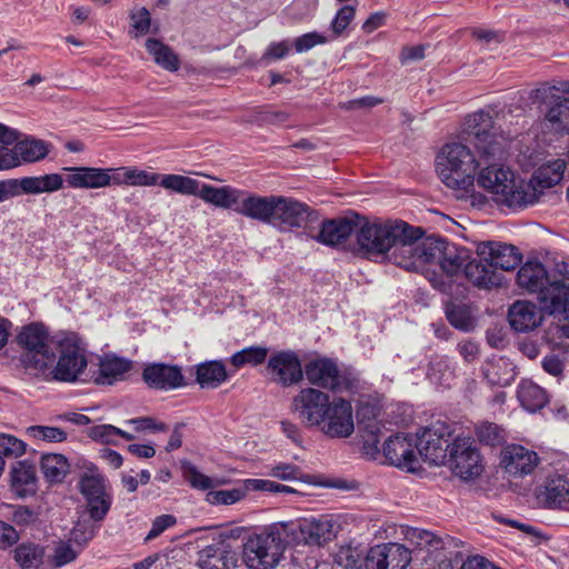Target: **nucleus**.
Here are the masks:
<instances>
[{"label": "nucleus", "mask_w": 569, "mask_h": 569, "mask_svg": "<svg viewBox=\"0 0 569 569\" xmlns=\"http://www.w3.org/2000/svg\"><path fill=\"white\" fill-rule=\"evenodd\" d=\"M463 127L482 157V166L476 176L478 186L487 190L499 206L513 210L531 206L535 197L532 187L508 167L491 162L502 156L507 139L495 128L490 113L483 110L473 112L466 117Z\"/></svg>", "instance_id": "1"}, {"label": "nucleus", "mask_w": 569, "mask_h": 569, "mask_svg": "<svg viewBox=\"0 0 569 569\" xmlns=\"http://www.w3.org/2000/svg\"><path fill=\"white\" fill-rule=\"evenodd\" d=\"M517 283L536 293L547 313L569 318V261L558 260L550 270L540 262L529 261L519 269Z\"/></svg>", "instance_id": "2"}, {"label": "nucleus", "mask_w": 569, "mask_h": 569, "mask_svg": "<svg viewBox=\"0 0 569 569\" xmlns=\"http://www.w3.org/2000/svg\"><path fill=\"white\" fill-rule=\"evenodd\" d=\"M198 197L217 208L232 210L264 223H272L276 196H258L231 186L202 183Z\"/></svg>", "instance_id": "3"}, {"label": "nucleus", "mask_w": 569, "mask_h": 569, "mask_svg": "<svg viewBox=\"0 0 569 569\" xmlns=\"http://www.w3.org/2000/svg\"><path fill=\"white\" fill-rule=\"evenodd\" d=\"M282 521L250 535L242 546V562L248 569H274L290 545Z\"/></svg>", "instance_id": "4"}, {"label": "nucleus", "mask_w": 569, "mask_h": 569, "mask_svg": "<svg viewBox=\"0 0 569 569\" xmlns=\"http://www.w3.org/2000/svg\"><path fill=\"white\" fill-rule=\"evenodd\" d=\"M441 181L451 189L467 190L476 181V172L482 166L469 146L459 141L446 143L436 158Z\"/></svg>", "instance_id": "5"}, {"label": "nucleus", "mask_w": 569, "mask_h": 569, "mask_svg": "<svg viewBox=\"0 0 569 569\" xmlns=\"http://www.w3.org/2000/svg\"><path fill=\"white\" fill-rule=\"evenodd\" d=\"M114 187H154L160 186L164 190L181 196H194L200 193L201 182L189 176L178 173H158L138 167L113 168Z\"/></svg>", "instance_id": "6"}, {"label": "nucleus", "mask_w": 569, "mask_h": 569, "mask_svg": "<svg viewBox=\"0 0 569 569\" xmlns=\"http://www.w3.org/2000/svg\"><path fill=\"white\" fill-rule=\"evenodd\" d=\"M54 343L59 355L56 365L47 370L51 378L69 383L81 380L88 367L87 345L74 332L58 335Z\"/></svg>", "instance_id": "7"}, {"label": "nucleus", "mask_w": 569, "mask_h": 569, "mask_svg": "<svg viewBox=\"0 0 569 569\" xmlns=\"http://www.w3.org/2000/svg\"><path fill=\"white\" fill-rule=\"evenodd\" d=\"M48 328L39 322L21 327L17 343L21 349L19 360L24 369L34 373H46L54 362L56 355L49 345Z\"/></svg>", "instance_id": "8"}, {"label": "nucleus", "mask_w": 569, "mask_h": 569, "mask_svg": "<svg viewBox=\"0 0 569 569\" xmlns=\"http://www.w3.org/2000/svg\"><path fill=\"white\" fill-rule=\"evenodd\" d=\"M407 228L403 221H363L358 223L356 240L358 250L370 259H386L395 244V239L401 237Z\"/></svg>", "instance_id": "9"}, {"label": "nucleus", "mask_w": 569, "mask_h": 569, "mask_svg": "<svg viewBox=\"0 0 569 569\" xmlns=\"http://www.w3.org/2000/svg\"><path fill=\"white\" fill-rule=\"evenodd\" d=\"M78 489L83 497L90 520L103 521L113 501L108 479L97 468H88L79 478Z\"/></svg>", "instance_id": "10"}, {"label": "nucleus", "mask_w": 569, "mask_h": 569, "mask_svg": "<svg viewBox=\"0 0 569 569\" xmlns=\"http://www.w3.org/2000/svg\"><path fill=\"white\" fill-rule=\"evenodd\" d=\"M290 545L322 546L336 537V522L329 515L282 521Z\"/></svg>", "instance_id": "11"}, {"label": "nucleus", "mask_w": 569, "mask_h": 569, "mask_svg": "<svg viewBox=\"0 0 569 569\" xmlns=\"http://www.w3.org/2000/svg\"><path fill=\"white\" fill-rule=\"evenodd\" d=\"M447 463L463 480L475 479L483 471L481 455L470 436H457L451 440Z\"/></svg>", "instance_id": "12"}, {"label": "nucleus", "mask_w": 569, "mask_h": 569, "mask_svg": "<svg viewBox=\"0 0 569 569\" xmlns=\"http://www.w3.org/2000/svg\"><path fill=\"white\" fill-rule=\"evenodd\" d=\"M452 430L450 426L437 421L417 435V453L431 465H447Z\"/></svg>", "instance_id": "13"}, {"label": "nucleus", "mask_w": 569, "mask_h": 569, "mask_svg": "<svg viewBox=\"0 0 569 569\" xmlns=\"http://www.w3.org/2000/svg\"><path fill=\"white\" fill-rule=\"evenodd\" d=\"M331 401L330 396L313 387H306L291 400V410L308 428H319L323 422L326 410Z\"/></svg>", "instance_id": "14"}, {"label": "nucleus", "mask_w": 569, "mask_h": 569, "mask_svg": "<svg viewBox=\"0 0 569 569\" xmlns=\"http://www.w3.org/2000/svg\"><path fill=\"white\" fill-rule=\"evenodd\" d=\"M66 176L48 173L37 177H24L20 180L9 179L0 181V202L24 194L52 193L63 188Z\"/></svg>", "instance_id": "15"}, {"label": "nucleus", "mask_w": 569, "mask_h": 569, "mask_svg": "<svg viewBox=\"0 0 569 569\" xmlns=\"http://www.w3.org/2000/svg\"><path fill=\"white\" fill-rule=\"evenodd\" d=\"M318 430L332 439L350 437L355 431L351 402L342 397L332 398Z\"/></svg>", "instance_id": "16"}, {"label": "nucleus", "mask_w": 569, "mask_h": 569, "mask_svg": "<svg viewBox=\"0 0 569 569\" xmlns=\"http://www.w3.org/2000/svg\"><path fill=\"white\" fill-rule=\"evenodd\" d=\"M303 375L310 385L332 392L350 389V380L340 373L337 363L329 358H316L306 363Z\"/></svg>", "instance_id": "17"}, {"label": "nucleus", "mask_w": 569, "mask_h": 569, "mask_svg": "<svg viewBox=\"0 0 569 569\" xmlns=\"http://www.w3.org/2000/svg\"><path fill=\"white\" fill-rule=\"evenodd\" d=\"M266 375L270 381L281 387H291L303 378V368L298 355L292 350L273 352L267 362Z\"/></svg>", "instance_id": "18"}, {"label": "nucleus", "mask_w": 569, "mask_h": 569, "mask_svg": "<svg viewBox=\"0 0 569 569\" xmlns=\"http://www.w3.org/2000/svg\"><path fill=\"white\" fill-rule=\"evenodd\" d=\"M242 528H234L230 532H220L218 542L206 546L199 551L198 566L200 569H233L237 566L236 552L224 543L223 538H238Z\"/></svg>", "instance_id": "19"}, {"label": "nucleus", "mask_w": 569, "mask_h": 569, "mask_svg": "<svg viewBox=\"0 0 569 569\" xmlns=\"http://www.w3.org/2000/svg\"><path fill=\"white\" fill-rule=\"evenodd\" d=\"M66 183L72 189H104L114 186L113 168L64 167Z\"/></svg>", "instance_id": "20"}, {"label": "nucleus", "mask_w": 569, "mask_h": 569, "mask_svg": "<svg viewBox=\"0 0 569 569\" xmlns=\"http://www.w3.org/2000/svg\"><path fill=\"white\" fill-rule=\"evenodd\" d=\"M315 219V211L306 203L293 198L276 196L272 226L279 228H300Z\"/></svg>", "instance_id": "21"}, {"label": "nucleus", "mask_w": 569, "mask_h": 569, "mask_svg": "<svg viewBox=\"0 0 569 569\" xmlns=\"http://www.w3.org/2000/svg\"><path fill=\"white\" fill-rule=\"evenodd\" d=\"M539 462L538 453L521 445H509L500 453V467L513 478L531 475Z\"/></svg>", "instance_id": "22"}, {"label": "nucleus", "mask_w": 569, "mask_h": 569, "mask_svg": "<svg viewBox=\"0 0 569 569\" xmlns=\"http://www.w3.org/2000/svg\"><path fill=\"white\" fill-rule=\"evenodd\" d=\"M411 561L409 550L399 543H382L371 547L365 565L367 569H407Z\"/></svg>", "instance_id": "23"}, {"label": "nucleus", "mask_w": 569, "mask_h": 569, "mask_svg": "<svg viewBox=\"0 0 569 569\" xmlns=\"http://www.w3.org/2000/svg\"><path fill=\"white\" fill-rule=\"evenodd\" d=\"M535 498L542 508L569 511V479L561 475L548 477L537 486Z\"/></svg>", "instance_id": "24"}, {"label": "nucleus", "mask_w": 569, "mask_h": 569, "mask_svg": "<svg viewBox=\"0 0 569 569\" xmlns=\"http://www.w3.org/2000/svg\"><path fill=\"white\" fill-rule=\"evenodd\" d=\"M421 237L420 228H413L407 223L403 234L395 239V244L386 259L406 270L418 271L417 240Z\"/></svg>", "instance_id": "25"}, {"label": "nucleus", "mask_w": 569, "mask_h": 569, "mask_svg": "<svg viewBox=\"0 0 569 569\" xmlns=\"http://www.w3.org/2000/svg\"><path fill=\"white\" fill-rule=\"evenodd\" d=\"M383 453L388 462L397 468L413 471L418 466L416 439L406 435L390 437L383 446Z\"/></svg>", "instance_id": "26"}, {"label": "nucleus", "mask_w": 569, "mask_h": 569, "mask_svg": "<svg viewBox=\"0 0 569 569\" xmlns=\"http://www.w3.org/2000/svg\"><path fill=\"white\" fill-rule=\"evenodd\" d=\"M477 254L496 271L497 269L511 270L521 261V256L515 246L499 241L480 242L477 246Z\"/></svg>", "instance_id": "27"}, {"label": "nucleus", "mask_w": 569, "mask_h": 569, "mask_svg": "<svg viewBox=\"0 0 569 569\" xmlns=\"http://www.w3.org/2000/svg\"><path fill=\"white\" fill-rule=\"evenodd\" d=\"M566 168L567 163L563 159L549 160L533 172L530 180H526L535 192L532 204L539 201L546 189L555 187L563 179Z\"/></svg>", "instance_id": "28"}, {"label": "nucleus", "mask_w": 569, "mask_h": 569, "mask_svg": "<svg viewBox=\"0 0 569 569\" xmlns=\"http://www.w3.org/2000/svg\"><path fill=\"white\" fill-rule=\"evenodd\" d=\"M143 381L153 389L172 390L183 386V375L176 366L148 365L142 372Z\"/></svg>", "instance_id": "29"}, {"label": "nucleus", "mask_w": 569, "mask_h": 569, "mask_svg": "<svg viewBox=\"0 0 569 569\" xmlns=\"http://www.w3.org/2000/svg\"><path fill=\"white\" fill-rule=\"evenodd\" d=\"M542 308L533 302L518 300L511 305L508 312L510 326L519 332H528L542 322Z\"/></svg>", "instance_id": "30"}, {"label": "nucleus", "mask_w": 569, "mask_h": 569, "mask_svg": "<svg viewBox=\"0 0 569 569\" xmlns=\"http://www.w3.org/2000/svg\"><path fill=\"white\" fill-rule=\"evenodd\" d=\"M132 369V361L116 355H106L100 359L99 369L93 376L97 385L111 386L123 381Z\"/></svg>", "instance_id": "31"}, {"label": "nucleus", "mask_w": 569, "mask_h": 569, "mask_svg": "<svg viewBox=\"0 0 569 569\" xmlns=\"http://www.w3.org/2000/svg\"><path fill=\"white\" fill-rule=\"evenodd\" d=\"M485 379L492 386L506 387L516 378V367L506 357L488 358L481 367Z\"/></svg>", "instance_id": "32"}, {"label": "nucleus", "mask_w": 569, "mask_h": 569, "mask_svg": "<svg viewBox=\"0 0 569 569\" xmlns=\"http://www.w3.org/2000/svg\"><path fill=\"white\" fill-rule=\"evenodd\" d=\"M466 278L480 289H491L500 286L501 273L495 270L492 266L482 258L469 260L465 266Z\"/></svg>", "instance_id": "33"}, {"label": "nucleus", "mask_w": 569, "mask_h": 569, "mask_svg": "<svg viewBox=\"0 0 569 569\" xmlns=\"http://www.w3.org/2000/svg\"><path fill=\"white\" fill-rule=\"evenodd\" d=\"M358 223L348 219L329 220L322 223L316 239L326 246H340L352 233H357Z\"/></svg>", "instance_id": "34"}, {"label": "nucleus", "mask_w": 569, "mask_h": 569, "mask_svg": "<svg viewBox=\"0 0 569 569\" xmlns=\"http://www.w3.org/2000/svg\"><path fill=\"white\" fill-rule=\"evenodd\" d=\"M14 154L18 166L21 163L38 162L50 152V143L36 138H26L14 143Z\"/></svg>", "instance_id": "35"}, {"label": "nucleus", "mask_w": 569, "mask_h": 569, "mask_svg": "<svg viewBox=\"0 0 569 569\" xmlns=\"http://www.w3.org/2000/svg\"><path fill=\"white\" fill-rule=\"evenodd\" d=\"M517 396L521 406L529 412H536L548 403L547 392L530 380L521 381Z\"/></svg>", "instance_id": "36"}, {"label": "nucleus", "mask_w": 569, "mask_h": 569, "mask_svg": "<svg viewBox=\"0 0 569 569\" xmlns=\"http://www.w3.org/2000/svg\"><path fill=\"white\" fill-rule=\"evenodd\" d=\"M227 377L222 361H207L197 367V382L201 388H217L227 380Z\"/></svg>", "instance_id": "37"}, {"label": "nucleus", "mask_w": 569, "mask_h": 569, "mask_svg": "<svg viewBox=\"0 0 569 569\" xmlns=\"http://www.w3.org/2000/svg\"><path fill=\"white\" fill-rule=\"evenodd\" d=\"M34 469L26 461H18L11 470V487L20 497L34 491Z\"/></svg>", "instance_id": "38"}, {"label": "nucleus", "mask_w": 569, "mask_h": 569, "mask_svg": "<svg viewBox=\"0 0 569 569\" xmlns=\"http://www.w3.org/2000/svg\"><path fill=\"white\" fill-rule=\"evenodd\" d=\"M446 242L443 239L422 237L417 240L418 271H422L428 264L439 263Z\"/></svg>", "instance_id": "39"}, {"label": "nucleus", "mask_w": 569, "mask_h": 569, "mask_svg": "<svg viewBox=\"0 0 569 569\" xmlns=\"http://www.w3.org/2000/svg\"><path fill=\"white\" fill-rule=\"evenodd\" d=\"M40 468L49 482L58 483L68 475L70 465L63 455L47 453L41 457Z\"/></svg>", "instance_id": "40"}, {"label": "nucleus", "mask_w": 569, "mask_h": 569, "mask_svg": "<svg viewBox=\"0 0 569 569\" xmlns=\"http://www.w3.org/2000/svg\"><path fill=\"white\" fill-rule=\"evenodd\" d=\"M469 261L468 252L465 248H459L453 243L446 242L439 266L443 272L449 276L457 274Z\"/></svg>", "instance_id": "41"}, {"label": "nucleus", "mask_w": 569, "mask_h": 569, "mask_svg": "<svg viewBox=\"0 0 569 569\" xmlns=\"http://www.w3.org/2000/svg\"><path fill=\"white\" fill-rule=\"evenodd\" d=\"M14 560L21 569H41L44 560V549L33 542L21 543L14 550Z\"/></svg>", "instance_id": "42"}, {"label": "nucleus", "mask_w": 569, "mask_h": 569, "mask_svg": "<svg viewBox=\"0 0 569 569\" xmlns=\"http://www.w3.org/2000/svg\"><path fill=\"white\" fill-rule=\"evenodd\" d=\"M148 52L153 57L154 62L169 71H176L179 68L178 57L172 50L156 39H149L146 42Z\"/></svg>", "instance_id": "43"}, {"label": "nucleus", "mask_w": 569, "mask_h": 569, "mask_svg": "<svg viewBox=\"0 0 569 569\" xmlns=\"http://www.w3.org/2000/svg\"><path fill=\"white\" fill-rule=\"evenodd\" d=\"M546 120L551 130L560 133H569V98L553 104L546 114Z\"/></svg>", "instance_id": "44"}, {"label": "nucleus", "mask_w": 569, "mask_h": 569, "mask_svg": "<svg viewBox=\"0 0 569 569\" xmlns=\"http://www.w3.org/2000/svg\"><path fill=\"white\" fill-rule=\"evenodd\" d=\"M182 469H183L184 479L194 489L209 490L214 487L222 486V485L227 483V480H224V479L210 478V477L203 475L191 463L183 465Z\"/></svg>", "instance_id": "45"}, {"label": "nucleus", "mask_w": 569, "mask_h": 569, "mask_svg": "<svg viewBox=\"0 0 569 569\" xmlns=\"http://www.w3.org/2000/svg\"><path fill=\"white\" fill-rule=\"evenodd\" d=\"M366 557L363 551L351 546H342L335 555V562L342 569H360Z\"/></svg>", "instance_id": "46"}, {"label": "nucleus", "mask_w": 569, "mask_h": 569, "mask_svg": "<svg viewBox=\"0 0 569 569\" xmlns=\"http://www.w3.org/2000/svg\"><path fill=\"white\" fill-rule=\"evenodd\" d=\"M267 355L268 349L264 347H248L232 355L230 361L236 368L244 365L258 366L266 360Z\"/></svg>", "instance_id": "47"}, {"label": "nucleus", "mask_w": 569, "mask_h": 569, "mask_svg": "<svg viewBox=\"0 0 569 569\" xmlns=\"http://www.w3.org/2000/svg\"><path fill=\"white\" fill-rule=\"evenodd\" d=\"M246 497V489L242 486L230 490H210L206 495V501L213 506H229L241 501Z\"/></svg>", "instance_id": "48"}, {"label": "nucleus", "mask_w": 569, "mask_h": 569, "mask_svg": "<svg viewBox=\"0 0 569 569\" xmlns=\"http://www.w3.org/2000/svg\"><path fill=\"white\" fill-rule=\"evenodd\" d=\"M81 549L72 543L70 540L59 542L51 556V563L53 567L59 568L66 566L78 557Z\"/></svg>", "instance_id": "49"}, {"label": "nucleus", "mask_w": 569, "mask_h": 569, "mask_svg": "<svg viewBox=\"0 0 569 569\" xmlns=\"http://www.w3.org/2000/svg\"><path fill=\"white\" fill-rule=\"evenodd\" d=\"M431 382L447 387L450 385L452 379V371L449 366V361L445 358H439L430 362L429 370L427 373Z\"/></svg>", "instance_id": "50"}, {"label": "nucleus", "mask_w": 569, "mask_h": 569, "mask_svg": "<svg viewBox=\"0 0 569 569\" xmlns=\"http://www.w3.org/2000/svg\"><path fill=\"white\" fill-rule=\"evenodd\" d=\"M449 322L457 329L468 331L473 327V318L466 306H450L446 310Z\"/></svg>", "instance_id": "51"}, {"label": "nucleus", "mask_w": 569, "mask_h": 569, "mask_svg": "<svg viewBox=\"0 0 569 569\" xmlns=\"http://www.w3.org/2000/svg\"><path fill=\"white\" fill-rule=\"evenodd\" d=\"M96 533V526L92 520H79L70 531L69 540L77 547H82L93 538Z\"/></svg>", "instance_id": "52"}, {"label": "nucleus", "mask_w": 569, "mask_h": 569, "mask_svg": "<svg viewBox=\"0 0 569 569\" xmlns=\"http://www.w3.org/2000/svg\"><path fill=\"white\" fill-rule=\"evenodd\" d=\"M479 441L488 446L500 445L505 440L503 430L492 422H482L476 430Z\"/></svg>", "instance_id": "53"}, {"label": "nucleus", "mask_w": 569, "mask_h": 569, "mask_svg": "<svg viewBox=\"0 0 569 569\" xmlns=\"http://www.w3.org/2000/svg\"><path fill=\"white\" fill-rule=\"evenodd\" d=\"M407 540L419 549H423L427 547L437 548L440 545V540L436 537L431 531L419 529V528H410L406 532Z\"/></svg>", "instance_id": "54"}, {"label": "nucleus", "mask_w": 569, "mask_h": 569, "mask_svg": "<svg viewBox=\"0 0 569 569\" xmlns=\"http://www.w3.org/2000/svg\"><path fill=\"white\" fill-rule=\"evenodd\" d=\"M30 437L48 442H62L67 438L64 430L58 427L32 426L28 428Z\"/></svg>", "instance_id": "55"}, {"label": "nucleus", "mask_w": 569, "mask_h": 569, "mask_svg": "<svg viewBox=\"0 0 569 569\" xmlns=\"http://www.w3.org/2000/svg\"><path fill=\"white\" fill-rule=\"evenodd\" d=\"M356 9L352 6L341 7L333 17L330 29L335 37H340L355 19Z\"/></svg>", "instance_id": "56"}, {"label": "nucleus", "mask_w": 569, "mask_h": 569, "mask_svg": "<svg viewBox=\"0 0 569 569\" xmlns=\"http://www.w3.org/2000/svg\"><path fill=\"white\" fill-rule=\"evenodd\" d=\"M26 452V443L9 435H0V456L3 458H18Z\"/></svg>", "instance_id": "57"}, {"label": "nucleus", "mask_w": 569, "mask_h": 569, "mask_svg": "<svg viewBox=\"0 0 569 569\" xmlns=\"http://www.w3.org/2000/svg\"><path fill=\"white\" fill-rule=\"evenodd\" d=\"M131 20V33H134V37H139L146 34L151 24V18L149 11L144 8H137L131 11L130 14Z\"/></svg>", "instance_id": "58"}, {"label": "nucleus", "mask_w": 569, "mask_h": 569, "mask_svg": "<svg viewBox=\"0 0 569 569\" xmlns=\"http://www.w3.org/2000/svg\"><path fill=\"white\" fill-rule=\"evenodd\" d=\"M328 41H329V39L326 36L313 31V32H308L300 37H297L293 40V47L298 53H302V52L311 50L312 48H315L318 44H325Z\"/></svg>", "instance_id": "59"}, {"label": "nucleus", "mask_w": 569, "mask_h": 569, "mask_svg": "<svg viewBox=\"0 0 569 569\" xmlns=\"http://www.w3.org/2000/svg\"><path fill=\"white\" fill-rule=\"evenodd\" d=\"M177 523V519L172 515H161L154 518L151 525V529L146 536V540L150 541L159 537L163 531L173 527Z\"/></svg>", "instance_id": "60"}, {"label": "nucleus", "mask_w": 569, "mask_h": 569, "mask_svg": "<svg viewBox=\"0 0 569 569\" xmlns=\"http://www.w3.org/2000/svg\"><path fill=\"white\" fill-rule=\"evenodd\" d=\"M120 433V429L112 425H100L96 426L91 429L90 436L92 439L116 445L118 437Z\"/></svg>", "instance_id": "61"}, {"label": "nucleus", "mask_w": 569, "mask_h": 569, "mask_svg": "<svg viewBox=\"0 0 569 569\" xmlns=\"http://www.w3.org/2000/svg\"><path fill=\"white\" fill-rule=\"evenodd\" d=\"M290 51V44L288 41H278V42H271L263 56L262 59L264 61H271V60H280L288 56Z\"/></svg>", "instance_id": "62"}, {"label": "nucleus", "mask_w": 569, "mask_h": 569, "mask_svg": "<svg viewBox=\"0 0 569 569\" xmlns=\"http://www.w3.org/2000/svg\"><path fill=\"white\" fill-rule=\"evenodd\" d=\"M300 473V469L292 463H278L270 470V476L280 480H296Z\"/></svg>", "instance_id": "63"}, {"label": "nucleus", "mask_w": 569, "mask_h": 569, "mask_svg": "<svg viewBox=\"0 0 569 569\" xmlns=\"http://www.w3.org/2000/svg\"><path fill=\"white\" fill-rule=\"evenodd\" d=\"M460 569H500V568L485 557L470 556L462 562Z\"/></svg>", "instance_id": "64"}]
</instances>
